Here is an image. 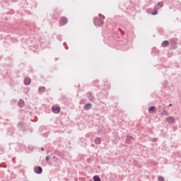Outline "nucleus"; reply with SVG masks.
Wrapping results in <instances>:
<instances>
[{"instance_id":"nucleus-1","label":"nucleus","mask_w":181,"mask_h":181,"mask_svg":"<svg viewBox=\"0 0 181 181\" xmlns=\"http://www.w3.org/2000/svg\"><path fill=\"white\" fill-rule=\"evenodd\" d=\"M93 23L95 26H103L104 21L101 17H95L93 18Z\"/></svg>"},{"instance_id":"nucleus-2","label":"nucleus","mask_w":181,"mask_h":181,"mask_svg":"<svg viewBox=\"0 0 181 181\" xmlns=\"http://www.w3.org/2000/svg\"><path fill=\"white\" fill-rule=\"evenodd\" d=\"M34 172L35 173H37V175H40V173L43 172V169L40 166H35L34 168Z\"/></svg>"},{"instance_id":"nucleus-3","label":"nucleus","mask_w":181,"mask_h":181,"mask_svg":"<svg viewBox=\"0 0 181 181\" xmlns=\"http://www.w3.org/2000/svg\"><path fill=\"white\" fill-rule=\"evenodd\" d=\"M66 23H67V18L62 17V18L59 21L60 26H63V25H66Z\"/></svg>"},{"instance_id":"nucleus-4","label":"nucleus","mask_w":181,"mask_h":181,"mask_svg":"<svg viewBox=\"0 0 181 181\" xmlns=\"http://www.w3.org/2000/svg\"><path fill=\"white\" fill-rule=\"evenodd\" d=\"M52 111L54 114H59L60 112V107H52Z\"/></svg>"},{"instance_id":"nucleus-5","label":"nucleus","mask_w":181,"mask_h":181,"mask_svg":"<svg viewBox=\"0 0 181 181\" xmlns=\"http://www.w3.org/2000/svg\"><path fill=\"white\" fill-rule=\"evenodd\" d=\"M166 121L168 122V124H173L175 121V117L170 116L166 118Z\"/></svg>"},{"instance_id":"nucleus-6","label":"nucleus","mask_w":181,"mask_h":181,"mask_svg":"<svg viewBox=\"0 0 181 181\" xmlns=\"http://www.w3.org/2000/svg\"><path fill=\"white\" fill-rule=\"evenodd\" d=\"M24 126H25V123L23 122H19L17 124V127H18V129H20V131L21 130L23 131Z\"/></svg>"},{"instance_id":"nucleus-7","label":"nucleus","mask_w":181,"mask_h":181,"mask_svg":"<svg viewBox=\"0 0 181 181\" xmlns=\"http://www.w3.org/2000/svg\"><path fill=\"white\" fill-rule=\"evenodd\" d=\"M177 47V42L175 40H171V49H176Z\"/></svg>"},{"instance_id":"nucleus-8","label":"nucleus","mask_w":181,"mask_h":181,"mask_svg":"<svg viewBox=\"0 0 181 181\" xmlns=\"http://www.w3.org/2000/svg\"><path fill=\"white\" fill-rule=\"evenodd\" d=\"M92 107H93V105L91 103H86L84 105L83 109L85 110V111H88V110H91Z\"/></svg>"},{"instance_id":"nucleus-9","label":"nucleus","mask_w":181,"mask_h":181,"mask_svg":"<svg viewBox=\"0 0 181 181\" xmlns=\"http://www.w3.org/2000/svg\"><path fill=\"white\" fill-rule=\"evenodd\" d=\"M134 137L129 136L127 137L126 141L127 144H132L134 142Z\"/></svg>"},{"instance_id":"nucleus-10","label":"nucleus","mask_w":181,"mask_h":181,"mask_svg":"<svg viewBox=\"0 0 181 181\" xmlns=\"http://www.w3.org/2000/svg\"><path fill=\"white\" fill-rule=\"evenodd\" d=\"M18 105L20 107V108H23V107H25V102L23 101V100L21 99L18 101Z\"/></svg>"},{"instance_id":"nucleus-11","label":"nucleus","mask_w":181,"mask_h":181,"mask_svg":"<svg viewBox=\"0 0 181 181\" xmlns=\"http://www.w3.org/2000/svg\"><path fill=\"white\" fill-rule=\"evenodd\" d=\"M30 83H31L30 78H25L24 79V84H25V86H29V84H30Z\"/></svg>"},{"instance_id":"nucleus-12","label":"nucleus","mask_w":181,"mask_h":181,"mask_svg":"<svg viewBox=\"0 0 181 181\" xmlns=\"http://www.w3.org/2000/svg\"><path fill=\"white\" fill-rule=\"evenodd\" d=\"M162 47H168L169 46V41L165 40L161 44Z\"/></svg>"},{"instance_id":"nucleus-13","label":"nucleus","mask_w":181,"mask_h":181,"mask_svg":"<svg viewBox=\"0 0 181 181\" xmlns=\"http://www.w3.org/2000/svg\"><path fill=\"white\" fill-rule=\"evenodd\" d=\"M88 98L90 100V101H94V96L91 94V93H87Z\"/></svg>"},{"instance_id":"nucleus-14","label":"nucleus","mask_w":181,"mask_h":181,"mask_svg":"<svg viewBox=\"0 0 181 181\" xmlns=\"http://www.w3.org/2000/svg\"><path fill=\"white\" fill-rule=\"evenodd\" d=\"M159 108H161L162 112H160V115H168V112L165 110V108L162 107V106H158Z\"/></svg>"},{"instance_id":"nucleus-15","label":"nucleus","mask_w":181,"mask_h":181,"mask_svg":"<svg viewBox=\"0 0 181 181\" xmlns=\"http://www.w3.org/2000/svg\"><path fill=\"white\" fill-rule=\"evenodd\" d=\"M95 144H96V145H100V144H101V139L100 137H96L95 139Z\"/></svg>"},{"instance_id":"nucleus-16","label":"nucleus","mask_w":181,"mask_h":181,"mask_svg":"<svg viewBox=\"0 0 181 181\" xmlns=\"http://www.w3.org/2000/svg\"><path fill=\"white\" fill-rule=\"evenodd\" d=\"M38 91H40V93H45L46 91V88L45 86H40L38 88Z\"/></svg>"},{"instance_id":"nucleus-17","label":"nucleus","mask_w":181,"mask_h":181,"mask_svg":"<svg viewBox=\"0 0 181 181\" xmlns=\"http://www.w3.org/2000/svg\"><path fill=\"white\" fill-rule=\"evenodd\" d=\"M93 181H101V178L98 175L93 176Z\"/></svg>"},{"instance_id":"nucleus-18","label":"nucleus","mask_w":181,"mask_h":181,"mask_svg":"<svg viewBox=\"0 0 181 181\" xmlns=\"http://www.w3.org/2000/svg\"><path fill=\"white\" fill-rule=\"evenodd\" d=\"M156 109V107L155 106H151L148 108V112H153Z\"/></svg>"},{"instance_id":"nucleus-19","label":"nucleus","mask_w":181,"mask_h":181,"mask_svg":"<svg viewBox=\"0 0 181 181\" xmlns=\"http://www.w3.org/2000/svg\"><path fill=\"white\" fill-rule=\"evenodd\" d=\"M157 6H160V8L163 7V1H160L157 4Z\"/></svg>"},{"instance_id":"nucleus-20","label":"nucleus","mask_w":181,"mask_h":181,"mask_svg":"<svg viewBox=\"0 0 181 181\" xmlns=\"http://www.w3.org/2000/svg\"><path fill=\"white\" fill-rule=\"evenodd\" d=\"M158 181H165V178L162 176L158 177Z\"/></svg>"},{"instance_id":"nucleus-21","label":"nucleus","mask_w":181,"mask_h":181,"mask_svg":"<svg viewBox=\"0 0 181 181\" xmlns=\"http://www.w3.org/2000/svg\"><path fill=\"white\" fill-rule=\"evenodd\" d=\"M49 160H50V156H46V158H45V160H46L47 162H49Z\"/></svg>"},{"instance_id":"nucleus-22","label":"nucleus","mask_w":181,"mask_h":181,"mask_svg":"<svg viewBox=\"0 0 181 181\" xmlns=\"http://www.w3.org/2000/svg\"><path fill=\"white\" fill-rule=\"evenodd\" d=\"M151 15H158V10H156L154 12L151 13Z\"/></svg>"},{"instance_id":"nucleus-23","label":"nucleus","mask_w":181,"mask_h":181,"mask_svg":"<svg viewBox=\"0 0 181 181\" xmlns=\"http://www.w3.org/2000/svg\"><path fill=\"white\" fill-rule=\"evenodd\" d=\"M13 132H12V130H10L8 132V135H13Z\"/></svg>"},{"instance_id":"nucleus-24","label":"nucleus","mask_w":181,"mask_h":181,"mask_svg":"<svg viewBox=\"0 0 181 181\" xmlns=\"http://www.w3.org/2000/svg\"><path fill=\"white\" fill-rule=\"evenodd\" d=\"M33 149V147H31V146H28V150L29 152H30V151H32Z\"/></svg>"},{"instance_id":"nucleus-25","label":"nucleus","mask_w":181,"mask_h":181,"mask_svg":"<svg viewBox=\"0 0 181 181\" xmlns=\"http://www.w3.org/2000/svg\"><path fill=\"white\" fill-rule=\"evenodd\" d=\"M12 1V2H17L18 1V0H11Z\"/></svg>"},{"instance_id":"nucleus-26","label":"nucleus","mask_w":181,"mask_h":181,"mask_svg":"<svg viewBox=\"0 0 181 181\" xmlns=\"http://www.w3.org/2000/svg\"><path fill=\"white\" fill-rule=\"evenodd\" d=\"M173 105H172V103H170V104L169 105V107H173Z\"/></svg>"},{"instance_id":"nucleus-27","label":"nucleus","mask_w":181,"mask_h":181,"mask_svg":"<svg viewBox=\"0 0 181 181\" xmlns=\"http://www.w3.org/2000/svg\"><path fill=\"white\" fill-rule=\"evenodd\" d=\"M153 142H156V139H153Z\"/></svg>"},{"instance_id":"nucleus-28","label":"nucleus","mask_w":181,"mask_h":181,"mask_svg":"<svg viewBox=\"0 0 181 181\" xmlns=\"http://www.w3.org/2000/svg\"><path fill=\"white\" fill-rule=\"evenodd\" d=\"M41 151H45V148H41Z\"/></svg>"},{"instance_id":"nucleus-29","label":"nucleus","mask_w":181,"mask_h":181,"mask_svg":"<svg viewBox=\"0 0 181 181\" xmlns=\"http://www.w3.org/2000/svg\"><path fill=\"white\" fill-rule=\"evenodd\" d=\"M66 49H68L67 47H66Z\"/></svg>"}]
</instances>
